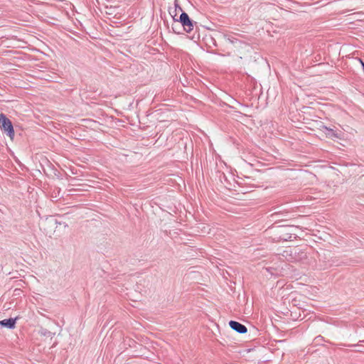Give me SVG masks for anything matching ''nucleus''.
<instances>
[{"instance_id":"nucleus-1","label":"nucleus","mask_w":364,"mask_h":364,"mask_svg":"<svg viewBox=\"0 0 364 364\" xmlns=\"http://www.w3.org/2000/svg\"><path fill=\"white\" fill-rule=\"evenodd\" d=\"M0 128L4 130L11 139L14 138V130L13 124L11 120L2 113L0 114Z\"/></svg>"},{"instance_id":"nucleus-2","label":"nucleus","mask_w":364,"mask_h":364,"mask_svg":"<svg viewBox=\"0 0 364 364\" xmlns=\"http://www.w3.org/2000/svg\"><path fill=\"white\" fill-rule=\"evenodd\" d=\"M180 21L186 31L191 32L193 29V23L186 13L181 14Z\"/></svg>"},{"instance_id":"nucleus-3","label":"nucleus","mask_w":364,"mask_h":364,"mask_svg":"<svg viewBox=\"0 0 364 364\" xmlns=\"http://www.w3.org/2000/svg\"><path fill=\"white\" fill-rule=\"evenodd\" d=\"M230 328L239 333H245L247 331L246 326L237 321H230L229 322Z\"/></svg>"},{"instance_id":"nucleus-4","label":"nucleus","mask_w":364,"mask_h":364,"mask_svg":"<svg viewBox=\"0 0 364 364\" xmlns=\"http://www.w3.org/2000/svg\"><path fill=\"white\" fill-rule=\"evenodd\" d=\"M16 318H8L0 321V325L8 328H14L15 327Z\"/></svg>"},{"instance_id":"nucleus-5","label":"nucleus","mask_w":364,"mask_h":364,"mask_svg":"<svg viewBox=\"0 0 364 364\" xmlns=\"http://www.w3.org/2000/svg\"><path fill=\"white\" fill-rule=\"evenodd\" d=\"M298 255L297 257H294V260L297 261L301 259L304 257L306 256L304 252H301L299 249L294 247L290 250V255Z\"/></svg>"},{"instance_id":"nucleus-6","label":"nucleus","mask_w":364,"mask_h":364,"mask_svg":"<svg viewBox=\"0 0 364 364\" xmlns=\"http://www.w3.org/2000/svg\"><path fill=\"white\" fill-rule=\"evenodd\" d=\"M326 132V136L330 138V139H334V138H337V139H339L340 138V136L338 133H336V132H334L332 129H330V128H328L326 127H324Z\"/></svg>"},{"instance_id":"nucleus-7","label":"nucleus","mask_w":364,"mask_h":364,"mask_svg":"<svg viewBox=\"0 0 364 364\" xmlns=\"http://www.w3.org/2000/svg\"><path fill=\"white\" fill-rule=\"evenodd\" d=\"M228 41L231 43V44H242V43L239 41H237V39L234 38L233 37H229L228 38Z\"/></svg>"},{"instance_id":"nucleus-8","label":"nucleus","mask_w":364,"mask_h":364,"mask_svg":"<svg viewBox=\"0 0 364 364\" xmlns=\"http://www.w3.org/2000/svg\"><path fill=\"white\" fill-rule=\"evenodd\" d=\"M356 347L358 348V349H356L357 351H358V352H364V346H363L357 345Z\"/></svg>"},{"instance_id":"nucleus-9","label":"nucleus","mask_w":364,"mask_h":364,"mask_svg":"<svg viewBox=\"0 0 364 364\" xmlns=\"http://www.w3.org/2000/svg\"><path fill=\"white\" fill-rule=\"evenodd\" d=\"M263 94H264V92H260V95L259 96V97H260L261 96H262V95H263Z\"/></svg>"}]
</instances>
